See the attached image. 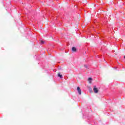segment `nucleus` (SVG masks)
Segmentation results:
<instances>
[{"instance_id":"f257e3e1","label":"nucleus","mask_w":125,"mask_h":125,"mask_svg":"<svg viewBox=\"0 0 125 125\" xmlns=\"http://www.w3.org/2000/svg\"><path fill=\"white\" fill-rule=\"evenodd\" d=\"M93 91L94 93H98V89L96 88V86H94Z\"/></svg>"},{"instance_id":"f03ea898","label":"nucleus","mask_w":125,"mask_h":125,"mask_svg":"<svg viewBox=\"0 0 125 125\" xmlns=\"http://www.w3.org/2000/svg\"><path fill=\"white\" fill-rule=\"evenodd\" d=\"M77 90L79 94L81 95V94H82V90L81 89V88H80V87H77Z\"/></svg>"},{"instance_id":"7ed1b4c3","label":"nucleus","mask_w":125,"mask_h":125,"mask_svg":"<svg viewBox=\"0 0 125 125\" xmlns=\"http://www.w3.org/2000/svg\"><path fill=\"white\" fill-rule=\"evenodd\" d=\"M72 50L73 51V52H77V48H76V47H73Z\"/></svg>"},{"instance_id":"20e7f679","label":"nucleus","mask_w":125,"mask_h":125,"mask_svg":"<svg viewBox=\"0 0 125 125\" xmlns=\"http://www.w3.org/2000/svg\"><path fill=\"white\" fill-rule=\"evenodd\" d=\"M58 77H60V78L61 79L62 78V75L60 74V73L59 72L58 73Z\"/></svg>"},{"instance_id":"39448f33","label":"nucleus","mask_w":125,"mask_h":125,"mask_svg":"<svg viewBox=\"0 0 125 125\" xmlns=\"http://www.w3.org/2000/svg\"><path fill=\"white\" fill-rule=\"evenodd\" d=\"M88 82H89L90 83H91V81H92V79L91 78H89L88 79Z\"/></svg>"},{"instance_id":"423d86ee","label":"nucleus","mask_w":125,"mask_h":125,"mask_svg":"<svg viewBox=\"0 0 125 125\" xmlns=\"http://www.w3.org/2000/svg\"><path fill=\"white\" fill-rule=\"evenodd\" d=\"M41 43H42V44H43V43H44V41H41Z\"/></svg>"}]
</instances>
